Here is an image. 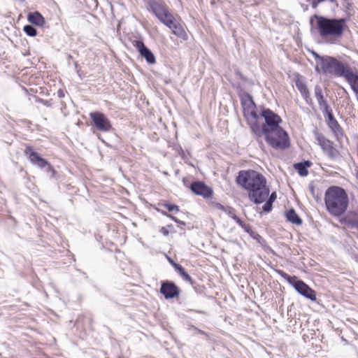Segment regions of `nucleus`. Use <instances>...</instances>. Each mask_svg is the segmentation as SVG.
Masks as SVG:
<instances>
[{
  "instance_id": "obj_1",
  "label": "nucleus",
  "mask_w": 358,
  "mask_h": 358,
  "mask_svg": "<svg viewBox=\"0 0 358 358\" xmlns=\"http://www.w3.org/2000/svg\"><path fill=\"white\" fill-rule=\"evenodd\" d=\"M259 119L251 122L250 129L257 138L264 137L266 142L275 150H286L291 145L288 133L280 126L282 118L271 109L263 108Z\"/></svg>"
},
{
  "instance_id": "obj_2",
  "label": "nucleus",
  "mask_w": 358,
  "mask_h": 358,
  "mask_svg": "<svg viewBox=\"0 0 358 358\" xmlns=\"http://www.w3.org/2000/svg\"><path fill=\"white\" fill-rule=\"evenodd\" d=\"M235 180L238 185L248 192L250 201L255 204L264 203L270 192L266 178L257 171L241 170Z\"/></svg>"
},
{
  "instance_id": "obj_3",
  "label": "nucleus",
  "mask_w": 358,
  "mask_h": 358,
  "mask_svg": "<svg viewBox=\"0 0 358 358\" xmlns=\"http://www.w3.org/2000/svg\"><path fill=\"white\" fill-rule=\"evenodd\" d=\"M324 203L327 211L334 217L343 215L349 204L346 191L339 186H330L324 193Z\"/></svg>"
},
{
  "instance_id": "obj_4",
  "label": "nucleus",
  "mask_w": 358,
  "mask_h": 358,
  "mask_svg": "<svg viewBox=\"0 0 358 358\" xmlns=\"http://www.w3.org/2000/svg\"><path fill=\"white\" fill-rule=\"evenodd\" d=\"M315 17L316 28L322 38L339 39L342 38L345 29L348 27V17L334 18L322 15H315Z\"/></svg>"
},
{
  "instance_id": "obj_5",
  "label": "nucleus",
  "mask_w": 358,
  "mask_h": 358,
  "mask_svg": "<svg viewBox=\"0 0 358 358\" xmlns=\"http://www.w3.org/2000/svg\"><path fill=\"white\" fill-rule=\"evenodd\" d=\"M310 52L315 60V71L324 76L334 77L342 60L333 56L320 55L315 50H310Z\"/></svg>"
},
{
  "instance_id": "obj_6",
  "label": "nucleus",
  "mask_w": 358,
  "mask_h": 358,
  "mask_svg": "<svg viewBox=\"0 0 358 358\" xmlns=\"http://www.w3.org/2000/svg\"><path fill=\"white\" fill-rule=\"evenodd\" d=\"M239 98L243 108V117L250 127L251 122H255L257 119H259V116L256 110L257 105L254 101L252 96L248 92L240 94Z\"/></svg>"
},
{
  "instance_id": "obj_7",
  "label": "nucleus",
  "mask_w": 358,
  "mask_h": 358,
  "mask_svg": "<svg viewBox=\"0 0 358 358\" xmlns=\"http://www.w3.org/2000/svg\"><path fill=\"white\" fill-rule=\"evenodd\" d=\"M92 126L101 132H113L115 131L109 118L103 113L93 111L90 113Z\"/></svg>"
},
{
  "instance_id": "obj_8",
  "label": "nucleus",
  "mask_w": 358,
  "mask_h": 358,
  "mask_svg": "<svg viewBox=\"0 0 358 358\" xmlns=\"http://www.w3.org/2000/svg\"><path fill=\"white\" fill-rule=\"evenodd\" d=\"M316 141L321 147L322 150L332 159H336L338 155V151L334 147V143L326 138L320 134L317 129L313 131Z\"/></svg>"
},
{
  "instance_id": "obj_9",
  "label": "nucleus",
  "mask_w": 358,
  "mask_h": 358,
  "mask_svg": "<svg viewBox=\"0 0 358 358\" xmlns=\"http://www.w3.org/2000/svg\"><path fill=\"white\" fill-rule=\"evenodd\" d=\"M334 77L348 78L358 84V71L354 70L349 63L343 60L341 61Z\"/></svg>"
},
{
  "instance_id": "obj_10",
  "label": "nucleus",
  "mask_w": 358,
  "mask_h": 358,
  "mask_svg": "<svg viewBox=\"0 0 358 358\" xmlns=\"http://www.w3.org/2000/svg\"><path fill=\"white\" fill-rule=\"evenodd\" d=\"M291 285L299 294L306 299H309L313 302L316 301L317 295L315 291L303 280L299 279L297 276L294 281H293V282L291 284Z\"/></svg>"
},
{
  "instance_id": "obj_11",
  "label": "nucleus",
  "mask_w": 358,
  "mask_h": 358,
  "mask_svg": "<svg viewBox=\"0 0 358 358\" xmlns=\"http://www.w3.org/2000/svg\"><path fill=\"white\" fill-rule=\"evenodd\" d=\"M189 188L194 194L204 199L211 198L213 194V189L201 180L192 181Z\"/></svg>"
},
{
  "instance_id": "obj_12",
  "label": "nucleus",
  "mask_w": 358,
  "mask_h": 358,
  "mask_svg": "<svg viewBox=\"0 0 358 358\" xmlns=\"http://www.w3.org/2000/svg\"><path fill=\"white\" fill-rule=\"evenodd\" d=\"M24 154L28 157L32 165L40 169L45 168V166L48 165V160L42 157L40 154L36 152L30 145H26Z\"/></svg>"
},
{
  "instance_id": "obj_13",
  "label": "nucleus",
  "mask_w": 358,
  "mask_h": 358,
  "mask_svg": "<svg viewBox=\"0 0 358 358\" xmlns=\"http://www.w3.org/2000/svg\"><path fill=\"white\" fill-rule=\"evenodd\" d=\"M179 287L172 281H162L160 293L166 299H171L180 295Z\"/></svg>"
},
{
  "instance_id": "obj_14",
  "label": "nucleus",
  "mask_w": 358,
  "mask_h": 358,
  "mask_svg": "<svg viewBox=\"0 0 358 358\" xmlns=\"http://www.w3.org/2000/svg\"><path fill=\"white\" fill-rule=\"evenodd\" d=\"M322 113L326 119L327 124L332 133H334L336 136H338V135H343V129L335 118L332 108H330L327 110H323Z\"/></svg>"
},
{
  "instance_id": "obj_15",
  "label": "nucleus",
  "mask_w": 358,
  "mask_h": 358,
  "mask_svg": "<svg viewBox=\"0 0 358 358\" xmlns=\"http://www.w3.org/2000/svg\"><path fill=\"white\" fill-rule=\"evenodd\" d=\"M133 45L138 50L140 55L150 64L156 63V58L152 52L144 44L142 40H134Z\"/></svg>"
},
{
  "instance_id": "obj_16",
  "label": "nucleus",
  "mask_w": 358,
  "mask_h": 358,
  "mask_svg": "<svg viewBox=\"0 0 358 358\" xmlns=\"http://www.w3.org/2000/svg\"><path fill=\"white\" fill-rule=\"evenodd\" d=\"M148 6L157 19L169 10L167 6L162 0H148Z\"/></svg>"
},
{
  "instance_id": "obj_17",
  "label": "nucleus",
  "mask_w": 358,
  "mask_h": 358,
  "mask_svg": "<svg viewBox=\"0 0 358 358\" xmlns=\"http://www.w3.org/2000/svg\"><path fill=\"white\" fill-rule=\"evenodd\" d=\"M339 222L350 229H358V213L348 214Z\"/></svg>"
},
{
  "instance_id": "obj_18",
  "label": "nucleus",
  "mask_w": 358,
  "mask_h": 358,
  "mask_svg": "<svg viewBox=\"0 0 358 358\" xmlns=\"http://www.w3.org/2000/svg\"><path fill=\"white\" fill-rule=\"evenodd\" d=\"M315 96L317 101L320 109L327 110L331 108L327 99L324 98L322 92V89L319 85L315 86Z\"/></svg>"
},
{
  "instance_id": "obj_19",
  "label": "nucleus",
  "mask_w": 358,
  "mask_h": 358,
  "mask_svg": "<svg viewBox=\"0 0 358 358\" xmlns=\"http://www.w3.org/2000/svg\"><path fill=\"white\" fill-rule=\"evenodd\" d=\"M169 29L171 30L172 34L180 38L183 41H187L188 39V36L183 27V26L176 20L175 23H173Z\"/></svg>"
},
{
  "instance_id": "obj_20",
  "label": "nucleus",
  "mask_w": 358,
  "mask_h": 358,
  "mask_svg": "<svg viewBox=\"0 0 358 358\" xmlns=\"http://www.w3.org/2000/svg\"><path fill=\"white\" fill-rule=\"evenodd\" d=\"M312 165V162L309 160H303L300 162L294 164V168L301 177H306L308 174V168Z\"/></svg>"
},
{
  "instance_id": "obj_21",
  "label": "nucleus",
  "mask_w": 358,
  "mask_h": 358,
  "mask_svg": "<svg viewBox=\"0 0 358 358\" xmlns=\"http://www.w3.org/2000/svg\"><path fill=\"white\" fill-rule=\"evenodd\" d=\"M27 20L34 25L43 27L45 24V18L38 11L30 12L27 15Z\"/></svg>"
},
{
  "instance_id": "obj_22",
  "label": "nucleus",
  "mask_w": 358,
  "mask_h": 358,
  "mask_svg": "<svg viewBox=\"0 0 358 358\" xmlns=\"http://www.w3.org/2000/svg\"><path fill=\"white\" fill-rule=\"evenodd\" d=\"M295 85L306 103H309L308 100H310V92L306 83L302 79L297 78L295 80Z\"/></svg>"
},
{
  "instance_id": "obj_23",
  "label": "nucleus",
  "mask_w": 358,
  "mask_h": 358,
  "mask_svg": "<svg viewBox=\"0 0 358 358\" xmlns=\"http://www.w3.org/2000/svg\"><path fill=\"white\" fill-rule=\"evenodd\" d=\"M285 217L288 222L296 225H301L303 222L302 219L296 213V210L294 208H289L287 210L285 213Z\"/></svg>"
},
{
  "instance_id": "obj_24",
  "label": "nucleus",
  "mask_w": 358,
  "mask_h": 358,
  "mask_svg": "<svg viewBox=\"0 0 358 358\" xmlns=\"http://www.w3.org/2000/svg\"><path fill=\"white\" fill-rule=\"evenodd\" d=\"M158 20L169 28L177 20L169 9L166 11Z\"/></svg>"
},
{
  "instance_id": "obj_25",
  "label": "nucleus",
  "mask_w": 358,
  "mask_h": 358,
  "mask_svg": "<svg viewBox=\"0 0 358 358\" xmlns=\"http://www.w3.org/2000/svg\"><path fill=\"white\" fill-rule=\"evenodd\" d=\"M275 272L281 276L282 278H284L290 285L294 281L296 276V275H290L285 273L284 271L280 269H276Z\"/></svg>"
},
{
  "instance_id": "obj_26",
  "label": "nucleus",
  "mask_w": 358,
  "mask_h": 358,
  "mask_svg": "<svg viewBox=\"0 0 358 358\" xmlns=\"http://www.w3.org/2000/svg\"><path fill=\"white\" fill-rule=\"evenodd\" d=\"M218 205L219 208L224 211L227 215H229L232 219H234V217L236 216V210L233 207L229 206H224L220 203Z\"/></svg>"
},
{
  "instance_id": "obj_27",
  "label": "nucleus",
  "mask_w": 358,
  "mask_h": 358,
  "mask_svg": "<svg viewBox=\"0 0 358 358\" xmlns=\"http://www.w3.org/2000/svg\"><path fill=\"white\" fill-rule=\"evenodd\" d=\"M23 31L27 36L31 37L36 36L38 34L37 29L34 27L33 24L24 25L23 27Z\"/></svg>"
},
{
  "instance_id": "obj_28",
  "label": "nucleus",
  "mask_w": 358,
  "mask_h": 358,
  "mask_svg": "<svg viewBox=\"0 0 358 358\" xmlns=\"http://www.w3.org/2000/svg\"><path fill=\"white\" fill-rule=\"evenodd\" d=\"M195 292L198 294H205L206 287L204 285L198 283L197 282L193 280L190 284Z\"/></svg>"
},
{
  "instance_id": "obj_29",
  "label": "nucleus",
  "mask_w": 358,
  "mask_h": 358,
  "mask_svg": "<svg viewBox=\"0 0 358 358\" xmlns=\"http://www.w3.org/2000/svg\"><path fill=\"white\" fill-rule=\"evenodd\" d=\"M43 169H45V171L48 174H50V178H55L56 177L57 171L55 170L53 166L49 163L48 161V165L45 166V168H43Z\"/></svg>"
},
{
  "instance_id": "obj_30",
  "label": "nucleus",
  "mask_w": 358,
  "mask_h": 358,
  "mask_svg": "<svg viewBox=\"0 0 358 358\" xmlns=\"http://www.w3.org/2000/svg\"><path fill=\"white\" fill-rule=\"evenodd\" d=\"M308 190L310 193V194L315 198V199L318 201L319 199H320V196L316 194L315 192V187L314 185L313 182H310L308 185Z\"/></svg>"
},
{
  "instance_id": "obj_31",
  "label": "nucleus",
  "mask_w": 358,
  "mask_h": 358,
  "mask_svg": "<svg viewBox=\"0 0 358 358\" xmlns=\"http://www.w3.org/2000/svg\"><path fill=\"white\" fill-rule=\"evenodd\" d=\"M345 80L350 85L352 90L355 94L356 96H358V84L354 83L353 81L348 80V78H344Z\"/></svg>"
},
{
  "instance_id": "obj_32",
  "label": "nucleus",
  "mask_w": 358,
  "mask_h": 358,
  "mask_svg": "<svg viewBox=\"0 0 358 358\" xmlns=\"http://www.w3.org/2000/svg\"><path fill=\"white\" fill-rule=\"evenodd\" d=\"M164 206L169 211V212H173V211H176V212H178L180 210L179 209V206L176 205V204H173V203H166L164 204Z\"/></svg>"
},
{
  "instance_id": "obj_33",
  "label": "nucleus",
  "mask_w": 358,
  "mask_h": 358,
  "mask_svg": "<svg viewBox=\"0 0 358 358\" xmlns=\"http://www.w3.org/2000/svg\"><path fill=\"white\" fill-rule=\"evenodd\" d=\"M266 199H267V198ZM264 202L265 203L262 206L263 211L266 213H270L273 209V203L267 200H265Z\"/></svg>"
},
{
  "instance_id": "obj_34",
  "label": "nucleus",
  "mask_w": 358,
  "mask_h": 358,
  "mask_svg": "<svg viewBox=\"0 0 358 358\" xmlns=\"http://www.w3.org/2000/svg\"><path fill=\"white\" fill-rule=\"evenodd\" d=\"M162 214L170 217L172 220H173L176 223L179 224L180 225L185 226L186 223L183 221L178 220L176 217L173 216L171 215L168 214V213L163 211Z\"/></svg>"
},
{
  "instance_id": "obj_35",
  "label": "nucleus",
  "mask_w": 358,
  "mask_h": 358,
  "mask_svg": "<svg viewBox=\"0 0 358 358\" xmlns=\"http://www.w3.org/2000/svg\"><path fill=\"white\" fill-rule=\"evenodd\" d=\"M74 66H75V70H76L78 77L80 78V80H83L85 77V76L81 71L80 67L79 66L78 62H74Z\"/></svg>"
},
{
  "instance_id": "obj_36",
  "label": "nucleus",
  "mask_w": 358,
  "mask_h": 358,
  "mask_svg": "<svg viewBox=\"0 0 358 358\" xmlns=\"http://www.w3.org/2000/svg\"><path fill=\"white\" fill-rule=\"evenodd\" d=\"M37 102L38 103H42L43 105H44L46 107H48V108H51L52 107V100H45V99H43L41 98H38L37 99Z\"/></svg>"
},
{
  "instance_id": "obj_37",
  "label": "nucleus",
  "mask_w": 358,
  "mask_h": 358,
  "mask_svg": "<svg viewBox=\"0 0 358 358\" xmlns=\"http://www.w3.org/2000/svg\"><path fill=\"white\" fill-rule=\"evenodd\" d=\"M185 281L189 282L190 284L193 281L191 276L185 271H184L180 275Z\"/></svg>"
},
{
  "instance_id": "obj_38",
  "label": "nucleus",
  "mask_w": 358,
  "mask_h": 358,
  "mask_svg": "<svg viewBox=\"0 0 358 358\" xmlns=\"http://www.w3.org/2000/svg\"><path fill=\"white\" fill-rule=\"evenodd\" d=\"M173 268L179 275H180L184 271H185V268L178 263Z\"/></svg>"
},
{
  "instance_id": "obj_39",
  "label": "nucleus",
  "mask_w": 358,
  "mask_h": 358,
  "mask_svg": "<svg viewBox=\"0 0 358 358\" xmlns=\"http://www.w3.org/2000/svg\"><path fill=\"white\" fill-rule=\"evenodd\" d=\"M277 199V194L275 192H273L271 194H268V196L267 197V201H270L271 203H273Z\"/></svg>"
},
{
  "instance_id": "obj_40",
  "label": "nucleus",
  "mask_w": 358,
  "mask_h": 358,
  "mask_svg": "<svg viewBox=\"0 0 358 358\" xmlns=\"http://www.w3.org/2000/svg\"><path fill=\"white\" fill-rule=\"evenodd\" d=\"M238 224L239 227H242L245 225V222L241 219L239 218L237 215L234 217L233 219Z\"/></svg>"
},
{
  "instance_id": "obj_41",
  "label": "nucleus",
  "mask_w": 358,
  "mask_h": 358,
  "mask_svg": "<svg viewBox=\"0 0 358 358\" xmlns=\"http://www.w3.org/2000/svg\"><path fill=\"white\" fill-rule=\"evenodd\" d=\"M245 232L248 234H250V235L253 233L252 230L251 229V227L249 224H245L243 227H241Z\"/></svg>"
},
{
  "instance_id": "obj_42",
  "label": "nucleus",
  "mask_w": 358,
  "mask_h": 358,
  "mask_svg": "<svg viewBox=\"0 0 358 358\" xmlns=\"http://www.w3.org/2000/svg\"><path fill=\"white\" fill-rule=\"evenodd\" d=\"M159 231L164 236H168L169 234V231L164 227H162Z\"/></svg>"
},
{
  "instance_id": "obj_43",
  "label": "nucleus",
  "mask_w": 358,
  "mask_h": 358,
  "mask_svg": "<svg viewBox=\"0 0 358 358\" xmlns=\"http://www.w3.org/2000/svg\"><path fill=\"white\" fill-rule=\"evenodd\" d=\"M57 96L59 98V99H62V98H64V96H65V93H64V91L62 89H59L57 92Z\"/></svg>"
},
{
  "instance_id": "obj_44",
  "label": "nucleus",
  "mask_w": 358,
  "mask_h": 358,
  "mask_svg": "<svg viewBox=\"0 0 358 358\" xmlns=\"http://www.w3.org/2000/svg\"><path fill=\"white\" fill-rule=\"evenodd\" d=\"M167 259L169 261V262L170 263V264L173 266V267H175V266L178 264L177 262H176L171 257L167 256Z\"/></svg>"
},
{
  "instance_id": "obj_45",
  "label": "nucleus",
  "mask_w": 358,
  "mask_h": 358,
  "mask_svg": "<svg viewBox=\"0 0 358 358\" xmlns=\"http://www.w3.org/2000/svg\"><path fill=\"white\" fill-rule=\"evenodd\" d=\"M67 59H68V61H70V60L73 59V57H72V55H70V54H69V55H67Z\"/></svg>"
},
{
  "instance_id": "obj_46",
  "label": "nucleus",
  "mask_w": 358,
  "mask_h": 358,
  "mask_svg": "<svg viewBox=\"0 0 358 358\" xmlns=\"http://www.w3.org/2000/svg\"><path fill=\"white\" fill-rule=\"evenodd\" d=\"M196 312L199 313H201V314L205 313V312L203 311V310H199V311H196Z\"/></svg>"
},
{
  "instance_id": "obj_47",
  "label": "nucleus",
  "mask_w": 358,
  "mask_h": 358,
  "mask_svg": "<svg viewBox=\"0 0 358 358\" xmlns=\"http://www.w3.org/2000/svg\"><path fill=\"white\" fill-rule=\"evenodd\" d=\"M199 332H200L201 334H206L203 331H200Z\"/></svg>"
},
{
  "instance_id": "obj_48",
  "label": "nucleus",
  "mask_w": 358,
  "mask_h": 358,
  "mask_svg": "<svg viewBox=\"0 0 358 358\" xmlns=\"http://www.w3.org/2000/svg\"><path fill=\"white\" fill-rule=\"evenodd\" d=\"M98 138H99V140H101V141H103V139H101V138H100V136H98Z\"/></svg>"
},
{
  "instance_id": "obj_49",
  "label": "nucleus",
  "mask_w": 358,
  "mask_h": 358,
  "mask_svg": "<svg viewBox=\"0 0 358 358\" xmlns=\"http://www.w3.org/2000/svg\"><path fill=\"white\" fill-rule=\"evenodd\" d=\"M98 138H99V140H101V141H103V139H101V138H100V136H98Z\"/></svg>"
},
{
  "instance_id": "obj_50",
  "label": "nucleus",
  "mask_w": 358,
  "mask_h": 358,
  "mask_svg": "<svg viewBox=\"0 0 358 358\" xmlns=\"http://www.w3.org/2000/svg\"><path fill=\"white\" fill-rule=\"evenodd\" d=\"M98 138H99V140H101V141H103V139H101V138H100V136H98Z\"/></svg>"
},
{
  "instance_id": "obj_51",
  "label": "nucleus",
  "mask_w": 358,
  "mask_h": 358,
  "mask_svg": "<svg viewBox=\"0 0 358 358\" xmlns=\"http://www.w3.org/2000/svg\"><path fill=\"white\" fill-rule=\"evenodd\" d=\"M187 311H194L192 309H189Z\"/></svg>"
},
{
  "instance_id": "obj_52",
  "label": "nucleus",
  "mask_w": 358,
  "mask_h": 358,
  "mask_svg": "<svg viewBox=\"0 0 358 358\" xmlns=\"http://www.w3.org/2000/svg\"><path fill=\"white\" fill-rule=\"evenodd\" d=\"M118 358H121V357H118Z\"/></svg>"
}]
</instances>
